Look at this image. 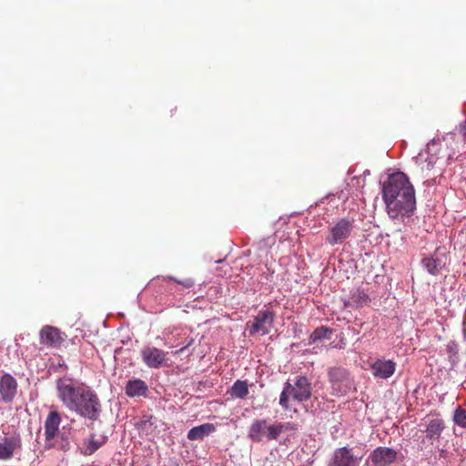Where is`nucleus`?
Wrapping results in <instances>:
<instances>
[{
    "label": "nucleus",
    "mask_w": 466,
    "mask_h": 466,
    "mask_svg": "<svg viewBox=\"0 0 466 466\" xmlns=\"http://www.w3.org/2000/svg\"><path fill=\"white\" fill-rule=\"evenodd\" d=\"M57 397L71 411L92 421L99 419L102 404L97 394L83 383H75L70 379L56 381Z\"/></svg>",
    "instance_id": "nucleus-1"
},
{
    "label": "nucleus",
    "mask_w": 466,
    "mask_h": 466,
    "mask_svg": "<svg viewBox=\"0 0 466 466\" xmlns=\"http://www.w3.org/2000/svg\"><path fill=\"white\" fill-rule=\"evenodd\" d=\"M382 198L390 218L410 217L416 208L415 189L403 172L391 174L382 187Z\"/></svg>",
    "instance_id": "nucleus-2"
},
{
    "label": "nucleus",
    "mask_w": 466,
    "mask_h": 466,
    "mask_svg": "<svg viewBox=\"0 0 466 466\" xmlns=\"http://www.w3.org/2000/svg\"><path fill=\"white\" fill-rule=\"evenodd\" d=\"M311 390L309 380L305 376H299L294 384L285 383L279 396V405L284 410H290V397L298 402H304L311 398Z\"/></svg>",
    "instance_id": "nucleus-3"
},
{
    "label": "nucleus",
    "mask_w": 466,
    "mask_h": 466,
    "mask_svg": "<svg viewBox=\"0 0 466 466\" xmlns=\"http://www.w3.org/2000/svg\"><path fill=\"white\" fill-rule=\"evenodd\" d=\"M295 427L290 422L268 425L266 420H255L248 431V437L252 441L260 442L266 437L267 440H276L283 431H293Z\"/></svg>",
    "instance_id": "nucleus-4"
},
{
    "label": "nucleus",
    "mask_w": 466,
    "mask_h": 466,
    "mask_svg": "<svg viewBox=\"0 0 466 466\" xmlns=\"http://www.w3.org/2000/svg\"><path fill=\"white\" fill-rule=\"evenodd\" d=\"M354 228V220L340 218L334 226L330 227L326 236V241L331 246L341 244L350 238Z\"/></svg>",
    "instance_id": "nucleus-5"
},
{
    "label": "nucleus",
    "mask_w": 466,
    "mask_h": 466,
    "mask_svg": "<svg viewBox=\"0 0 466 466\" xmlns=\"http://www.w3.org/2000/svg\"><path fill=\"white\" fill-rule=\"evenodd\" d=\"M275 314L270 310H260L253 322L247 323L249 335H268L273 326Z\"/></svg>",
    "instance_id": "nucleus-6"
},
{
    "label": "nucleus",
    "mask_w": 466,
    "mask_h": 466,
    "mask_svg": "<svg viewBox=\"0 0 466 466\" xmlns=\"http://www.w3.org/2000/svg\"><path fill=\"white\" fill-rule=\"evenodd\" d=\"M66 334L56 327L44 326L39 332L40 344L47 348H60L65 342Z\"/></svg>",
    "instance_id": "nucleus-7"
},
{
    "label": "nucleus",
    "mask_w": 466,
    "mask_h": 466,
    "mask_svg": "<svg viewBox=\"0 0 466 466\" xmlns=\"http://www.w3.org/2000/svg\"><path fill=\"white\" fill-rule=\"evenodd\" d=\"M167 355L163 350L156 347H145L141 350L143 362L151 369H159L167 364Z\"/></svg>",
    "instance_id": "nucleus-8"
},
{
    "label": "nucleus",
    "mask_w": 466,
    "mask_h": 466,
    "mask_svg": "<svg viewBox=\"0 0 466 466\" xmlns=\"http://www.w3.org/2000/svg\"><path fill=\"white\" fill-rule=\"evenodd\" d=\"M397 456L394 449L380 446L370 452L369 460L374 466H390L396 461Z\"/></svg>",
    "instance_id": "nucleus-9"
},
{
    "label": "nucleus",
    "mask_w": 466,
    "mask_h": 466,
    "mask_svg": "<svg viewBox=\"0 0 466 466\" xmlns=\"http://www.w3.org/2000/svg\"><path fill=\"white\" fill-rule=\"evenodd\" d=\"M17 381L10 374L5 373L0 378V397L5 403H10L14 400L17 393Z\"/></svg>",
    "instance_id": "nucleus-10"
},
{
    "label": "nucleus",
    "mask_w": 466,
    "mask_h": 466,
    "mask_svg": "<svg viewBox=\"0 0 466 466\" xmlns=\"http://www.w3.org/2000/svg\"><path fill=\"white\" fill-rule=\"evenodd\" d=\"M329 466H359V460L354 457L350 449L342 447L334 451Z\"/></svg>",
    "instance_id": "nucleus-11"
},
{
    "label": "nucleus",
    "mask_w": 466,
    "mask_h": 466,
    "mask_svg": "<svg viewBox=\"0 0 466 466\" xmlns=\"http://www.w3.org/2000/svg\"><path fill=\"white\" fill-rule=\"evenodd\" d=\"M61 416L58 411L51 410L45 420V437L46 441H52L58 433Z\"/></svg>",
    "instance_id": "nucleus-12"
},
{
    "label": "nucleus",
    "mask_w": 466,
    "mask_h": 466,
    "mask_svg": "<svg viewBox=\"0 0 466 466\" xmlns=\"http://www.w3.org/2000/svg\"><path fill=\"white\" fill-rule=\"evenodd\" d=\"M370 368L376 378L388 379L394 374L396 364L392 360H378Z\"/></svg>",
    "instance_id": "nucleus-13"
},
{
    "label": "nucleus",
    "mask_w": 466,
    "mask_h": 466,
    "mask_svg": "<svg viewBox=\"0 0 466 466\" xmlns=\"http://www.w3.org/2000/svg\"><path fill=\"white\" fill-rule=\"evenodd\" d=\"M439 250L440 248H437L433 255L421 260L423 268L433 276L438 275L445 266V258L438 255Z\"/></svg>",
    "instance_id": "nucleus-14"
},
{
    "label": "nucleus",
    "mask_w": 466,
    "mask_h": 466,
    "mask_svg": "<svg viewBox=\"0 0 466 466\" xmlns=\"http://www.w3.org/2000/svg\"><path fill=\"white\" fill-rule=\"evenodd\" d=\"M20 447V440L15 437H4L0 440V460L10 459Z\"/></svg>",
    "instance_id": "nucleus-15"
},
{
    "label": "nucleus",
    "mask_w": 466,
    "mask_h": 466,
    "mask_svg": "<svg viewBox=\"0 0 466 466\" xmlns=\"http://www.w3.org/2000/svg\"><path fill=\"white\" fill-rule=\"evenodd\" d=\"M147 391V385L139 379L130 380L126 385V394L128 397L145 396Z\"/></svg>",
    "instance_id": "nucleus-16"
},
{
    "label": "nucleus",
    "mask_w": 466,
    "mask_h": 466,
    "mask_svg": "<svg viewBox=\"0 0 466 466\" xmlns=\"http://www.w3.org/2000/svg\"><path fill=\"white\" fill-rule=\"evenodd\" d=\"M216 431V427L212 423H204L199 426L193 427L187 432V439L189 441L203 440L206 436L213 433Z\"/></svg>",
    "instance_id": "nucleus-17"
},
{
    "label": "nucleus",
    "mask_w": 466,
    "mask_h": 466,
    "mask_svg": "<svg viewBox=\"0 0 466 466\" xmlns=\"http://www.w3.org/2000/svg\"><path fill=\"white\" fill-rule=\"evenodd\" d=\"M445 428L444 421L441 419H432L429 421L425 432L430 440H439Z\"/></svg>",
    "instance_id": "nucleus-18"
},
{
    "label": "nucleus",
    "mask_w": 466,
    "mask_h": 466,
    "mask_svg": "<svg viewBox=\"0 0 466 466\" xmlns=\"http://www.w3.org/2000/svg\"><path fill=\"white\" fill-rule=\"evenodd\" d=\"M230 395L234 398L244 399L248 394V385L246 380H238L232 385Z\"/></svg>",
    "instance_id": "nucleus-19"
},
{
    "label": "nucleus",
    "mask_w": 466,
    "mask_h": 466,
    "mask_svg": "<svg viewBox=\"0 0 466 466\" xmlns=\"http://www.w3.org/2000/svg\"><path fill=\"white\" fill-rule=\"evenodd\" d=\"M106 442V438H102L101 441L96 440L94 435L90 437V439L85 442V450L83 454L86 456L92 455L95 453L104 443Z\"/></svg>",
    "instance_id": "nucleus-20"
},
{
    "label": "nucleus",
    "mask_w": 466,
    "mask_h": 466,
    "mask_svg": "<svg viewBox=\"0 0 466 466\" xmlns=\"http://www.w3.org/2000/svg\"><path fill=\"white\" fill-rule=\"evenodd\" d=\"M331 332L330 329L323 326L316 329L309 336V344L316 343L324 339H329V335H330Z\"/></svg>",
    "instance_id": "nucleus-21"
},
{
    "label": "nucleus",
    "mask_w": 466,
    "mask_h": 466,
    "mask_svg": "<svg viewBox=\"0 0 466 466\" xmlns=\"http://www.w3.org/2000/svg\"><path fill=\"white\" fill-rule=\"evenodd\" d=\"M369 300L370 298L364 290L357 289L355 292L352 293L349 304L355 305L356 307H360L363 304H366Z\"/></svg>",
    "instance_id": "nucleus-22"
},
{
    "label": "nucleus",
    "mask_w": 466,
    "mask_h": 466,
    "mask_svg": "<svg viewBox=\"0 0 466 466\" xmlns=\"http://www.w3.org/2000/svg\"><path fill=\"white\" fill-rule=\"evenodd\" d=\"M453 420L458 426L466 429V410L458 407L454 411Z\"/></svg>",
    "instance_id": "nucleus-23"
},
{
    "label": "nucleus",
    "mask_w": 466,
    "mask_h": 466,
    "mask_svg": "<svg viewBox=\"0 0 466 466\" xmlns=\"http://www.w3.org/2000/svg\"><path fill=\"white\" fill-rule=\"evenodd\" d=\"M166 279H169L171 281H174L179 285H182L184 288H187V289H189V288H192L194 285H195V281L194 279L188 278V279H177L174 277H171V276H168L167 278H163L162 280H166Z\"/></svg>",
    "instance_id": "nucleus-24"
},
{
    "label": "nucleus",
    "mask_w": 466,
    "mask_h": 466,
    "mask_svg": "<svg viewBox=\"0 0 466 466\" xmlns=\"http://www.w3.org/2000/svg\"><path fill=\"white\" fill-rule=\"evenodd\" d=\"M422 157L421 156L417 159L418 166L423 171L424 169L431 170L432 167V164L431 161L427 162L426 160L424 162L421 161Z\"/></svg>",
    "instance_id": "nucleus-25"
},
{
    "label": "nucleus",
    "mask_w": 466,
    "mask_h": 466,
    "mask_svg": "<svg viewBox=\"0 0 466 466\" xmlns=\"http://www.w3.org/2000/svg\"><path fill=\"white\" fill-rule=\"evenodd\" d=\"M193 341H194V339H190L189 341L184 347H182L179 350L174 351L173 354L174 355H180V354H182L186 350V349H187L189 346L192 345Z\"/></svg>",
    "instance_id": "nucleus-26"
},
{
    "label": "nucleus",
    "mask_w": 466,
    "mask_h": 466,
    "mask_svg": "<svg viewBox=\"0 0 466 466\" xmlns=\"http://www.w3.org/2000/svg\"><path fill=\"white\" fill-rule=\"evenodd\" d=\"M344 373V370L340 369H334L329 371V376L331 379L335 378L336 376H340Z\"/></svg>",
    "instance_id": "nucleus-27"
},
{
    "label": "nucleus",
    "mask_w": 466,
    "mask_h": 466,
    "mask_svg": "<svg viewBox=\"0 0 466 466\" xmlns=\"http://www.w3.org/2000/svg\"><path fill=\"white\" fill-rule=\"evenodd\" d=\"M460 135L466 139V123L461 125L460 127Z\"/></svg>",
    "instance_id": "nucleus-28"
},
{
    "label": "nucleus",
    "mask_w": 466,
    "mask_h": 466,
    "mask_svg": "<svg viewBox=\"0 0 466 466\" xmlns=\"http://www.w3.org/2000/svg\"><path fill=\"white\" fill-rule=\"evenodd\" d=\"M158 280H160V279H159V278L155 279H152L151 284H154V283H156V282H157V281H158Z\"/></svg>",
    "instance_id": "nucleus-29"
}]
</instances>
